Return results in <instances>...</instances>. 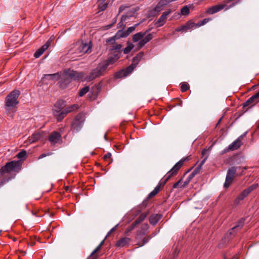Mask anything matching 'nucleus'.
Wrapping results in <instances>:
<instances>
[{
    "label": "nucleus",
    "mask_w": 259,
    "mask_h": 259,
    "mask_svg": "<svg viewBox=\"0 0 259 259\" xmlns=\"http://www.w3.org/2000/svg\"><path fill=\"white\" fill-rule=\"evenodd\" d=\"M60 77V74L59 72H57L53 74H45L42 77V79H48V80H54L57 78H59Z\"/></svg>",
    "instance_id": "nucleus-31"
},
{
    "label": "nucleus",
    "mask_w": 259,
    "mask_h": 259,
    "mask_svg": "<svg viewBox=\"0 0 259 259\" xmlns=\"http://www.w3.org/2000/svg\"><path fill=\"white\" fill-rule=\"evenodd\" d=\"M41 135L39 133H35L32 134L31 136L29 137L28 138V142L29 143H33L41 138Z\"/></svg>",
    "instance_id": "nucleus-29"
},
{
    "label": "nucleus",
    "mask_w": 259,
    "mask_h": 259,
    "mask_svg": "<svg viewBox=\"0 0 259 259\" xmlns=\"http://www.w3.org/2000/svg\"><path fill=\"white\" fill-rule=\"evenodd\" d=\"M105 160L108 162V164L112 162L113 159L111 158V154L110 152L106 153L103 157Z\"/></svg>",
    "instance_id": "nucleus-42"
},
{
    "label": "nucleus",
    "mask_w": 259,
    "mask_h": 259,
    "mask_svg": "<svg viewBox=\"0 0 259 259\" xmlns=\"http://www.w3.org/2000/svg\"><path fill=\"white\" fill-rule=\"evenodd\" d=\"M64 71V74L71 80H84V73L82 72H77L70 69H65Z\"/></svg>",
    "instance_id": "nucleus-7"
},
{
    "label": "nucleus",
    "mask_w": 259,
    "mask_h": 259,
    "mask_svg": "<svg viewBox=\"0 0 259 259\" xmlns=\"http://www.w3.org/2000/svg\"><path fill=\"white\" fill-rule=\"evenodd\" d=\"M47 49V46H42L40 48L38 49L34 54L33 56L35 58H39L43 53Z\"/></svg>",
    "instance_id": "nucleus-32"
},
{
    "label": "nucleus",
    "mask_w": 259,
    "mask_h": 259,
    "mask_svg": "<svg viewBox=\"0 0 259 259\" xmlns=\"http://www.w3.org/2000/svg\"><path fill=\"white\" fill-rule=\"evenodd\" d=\"M22 166V162L20 160H13L7 162L5 166H3L1 169V175L8 173L11 171L18 172L20 171Z\"/></svg>",
    "instance_id": "nucleus-4"
},
{
    "label": "nucleus",
    "mask_w": 259,
    "mask_h": 259,
    "mask_svg": "<svg viewBox=\"0 0 259 259\" xmlns=\"http://www.w3.org/2000/svg\"><path fill=\"white\" fill-rule=\"evenodd\" d=\"M162 215L160 214H152L149 217V223L153 226H155L158 222V221L162 218Z\"/></svg>",
    "instance_id": "nucleus-25"
},
{
    "label": "nucleus",
    "mask_w": 259,
    "mask_h": 259,
    "mask_svg": "<svg viewBox=\"0 0 259 259\" xmlns=\"http://www.w3.org/2000/svg\"><path fill=\"white\" fill-rule=\"evenodd\" d=\"M20 94L19 90H14L7 96L5 105L7 111L14 108L19 103L18 98Z\"/></svg>",
    "instance_id": "nucleus-3"
},
{
    "label": "nucleus",
    "mask_w": 259,
    "mask_h": 259,
    "mask_svg": "<svg viewBox=\"0 0 259 259\" xmlns=\"http://www.w3.org/2000/svg\"><path fill=\"white\" fill-rule=\"evenodd\" d=\"M211 19L210 18H205L203 19L202 21H200L198 22L197 23H196V28H198L201 26H202L205 24H206L207 22H208L209 21H210Z\"/></svg>",
    "instance_id": "nucleus-41"
},
{
    "label": "nucleus",
    "mask_w": 259,
    "mask_h": 259,
    "mask_svg": "<svg viewBox=\"0 0 259 259\" xmlns=\"http://www.w3.org/2000/svg\"><path fill=\"white\" fill-rule=\"evenodd\" d=\"M85 120V117L82 114H77L71 124V129L75 133L78 132L83 127Z\"/></svg>",
    "instance_id": "nucleus-6"
},
{
    "label": "nucleus",
    "mask_w": 259,
    "mask_h": 259,
    "mask_svg": "<svg viewBox=\"0 0 259 259\" xmlns=\"http://www.w3.org/2000/svg\"><path fill=\"white\" fill-rule=\"evenodd\" d=\"M120 55H117V54L111 53L109 55V57H108L107 59L105 62L101 64L105 67L106 69H107L109 66L115 63L120 58Z\"/></svg>",
    "instance_id": "nucleus-13"
},
{
    "label": "nucleus",
    "mask_w": 259,
    "mask_h": 259,
    "mask_svg": "<svg viewBox=\"0 0 259 259\" xmlns=\"http://www.w3.org/2000/svg\"><path fill=\"white\" fill-rule=\"evenodd\" d=\"M106 238H107V236L100 243V244L99 245L102 246L104 243V241H105V239H106Z\"/></svg>",
    "instance_id": "nucleus-61"
},
{
    "label": "nucleus",
    "mask_w": 259,
    "mask_h": 259,
    "mask_svg": "<svg viewBox=\"0 0 259 259\" xmlns=\"http://www.w3.org/2000/svg\"><path fill=\"white\" fill-rule=\"evenodd\" d=\"M102 85L101 83L95 84L90 90L89 93L88 95V98L91 100H95L97 99L99 93L100 92L101 90Z\"/></svg>",
    "instance_id": "nucleus-12"
},
{
    "label": "nucleus",
    "mask_w": 259,
    "mask_h": 259,
    "mask_svg": "<svg viewBox=\"0 0 259 259\" xmlns=\"http://www.w3.org/2000/svg\"><path fill=\"white\" fill-rule=\"evenodd\" d=\"M52 39L51 38H50L47 42L43 46H47V49L49 47V46L51 45V44L52 41Z\"/></svg>",
    "instance_id": "nucleus-55"
},
{
    "label": "nucleus",
    "mask_w": 259,
    "mask_h": 259,
    "mask_svg": "<svg viewBox=\"0 0 259 259\" xmlns=\"http://www.w3.org/2000/svg\"><path fill=\"white\" fill-rule=\"evenodd\" d=\"M118 27L119 28L121 27L123 25V22L122 20H121L117 24Z\"/></svg>",
    "instance_id": "nucleus-60"
},
{
    "label": "nucleus",
    "mask_w": 259,
    "mask_h": 259,
    "mask_svg": "<svg viewBox=\"0 0 259 259\" xmlns=\"http://www.w3.org/2000/svg\"><path fill=\"white\" fill-rule=\"evenodd\" d=\"M208 155L206 156L204 159L201 161L199 165L189 175L187 178L183 183V185H181V187H184L187 186L191 181V180L195 176L196 174L199 173L202 166L204 164L207 159Z\"/></svg>",
    "instance_id": "nucleus-9"
},
{
    "label": "nucleus",
    "mask_w": 259,
    "mask_h": 259,
    "mask_svg": "<svg viewBox=\"0 0 259 259\" xmlns=\"http://www.w3.org/2000/svg\"><path fill=\"white\" fill-rule=\"evenodd\" d=\"M165 5H167L163 0H160L158 4L155 7V11L159 12L161 11V8Z\"/></svg>",
    "instance_id": "nucleus-37"
},
{
    "label": "nucleus",
    "mask_w": 259,
    "mask_h": 259,
    "mask_svg": "<svg viewBox=\"0 0 259 259\" xmlns=\"http://www.w3.org/2000/svg\"><path fill=\"white\" fill-rule=\"evenodd\" d=\"M126 8H128V7H126L124 5H121L119 9V12L120 13L122 11L124 10Z\"/></svg>",
    "instance_id": "nucleus-57"
},
{
    "label": "nucleus",
    "mask_w": 259,
    "mask_h": 259,
    "mask_svg": "<svg viewBox=\"0 0 259 259\" xmlns=\"http://www.w3.org/2000/svg\"><path fill=\"white\" fill-rule=\"evenodd\" d=\"M101 247H102L101 246L98 245V246L94 249V250L90 255L89 257H94L95 255H97L98 257V254L97 253L99 250H100L101 249Z\"/></svg>",
    "instance_id": "nucleus-45"
},
{
    "label": "nucleus",
    "mask_w": 259,
    "mask_h": 259,
    "mask_svg": "<svg viewBox=\"0 0 259 259\" xmlns=\"http://www.w3.org/2000/svg\"><path fill=\"white\" fill-rule=\"evenodd\" d=\"M151 29H152V28H149V29H148L146 30L144 32H146V34H148V33L149 31H150L151 30Z\"/></svg>",
    "instance_id": "nucleus-64"
},
{
    "label": "nucleus",
    "mask_w": 259,
    "mask_h": 259,
    "mask_svg": "<svg viewBox=\"0 0 259 259\" xmlns=\"http://www.w3.org/2000/svg\"><path fill=\"white\" fill-rule=\"evenodd\" d=\"M120 38L122 37L120 36V34H119V32L118 31L113 36L107 38L106 41L107 43L113 45L115 44V41Z\"/></svg>",
    "instance_id": "nucleus-28"
},
{
    "label": "nucleus",
    "mask_w": 259,
    "mask_h": 259,
    "mask_svg": "<svg viewBox=\"0 0 259 259\" xmlns=\"http://www.w3.org/2000/svg\"><path fill=\"white\" fill-rule=\"evenodd\" d=\"M183 185V184H182V178H181L179 181L173 185L172 188L175 189L178 187L182 188L181 186Z\"/></svg>",
    "instance_id": "nucleus-50"
},
{
    "label": "nucleus",
    "mask_w": 259,
    "mask_h": 259,
    "mask_svg": "<svg viewBox=\"0 0 259 259\" xmlns=\"http://www.w3.org/2000/svg\"><path fill=\"white\" fill-rule=\"evenodd\" d=\"M259 101V91L254 95L250 97L243 104V107L252 106L254 105Z\"/></svg>",
    "instance_id": "nucleus-16"
},
{
    "label": "nucleus",
    "mask_w": 259,
    "mask_h": 259,
    "mask_svg": "<svg viewBox=\"0 0 259 259\" xmlns=\"http://www.w3.org/2000/svg\"><path fill=\"white\" fill-rule=\"evenodd\" d=\"M225 4L215 5L210 7L207 10L206 12L209 14H213L217 13L226 7V5Z\"/></svg>",
    "instance_id": "nucleus-22"
},
{
    "label": "nucleus",
    "mask_w": 259,
    "mask_h": 259,
    "mask_svg": "<svg viewBox=\"0 0 259 259\" xmlns=\"http://www.w3.org/2000/svg\"><path fill=\"white\" fill-rule=\"evenodd\" d=\"M140 22L137 23L134 26L128 27L126 30H123L122 29L119 30V34H120V36H121L122 38L126 37L128 36L130 33L133 32L135 30L136 27L140 24Z\"/></svg>",
    "instance_id": "nucleus-18"
},
{
    "label": "nucleus",
    "mask_w": 259,
    "mask_h": 259,
    "mask_svg": "<svg viewBox=\"0 0 259 259\" xmlns=\"http://www.w3.org/2000/svg\"><path fill=\"white\" fill-rule=\"evenodd\" d=\"M147 213H141L140 216L137 219V220L140 222V223H141V222H142L146 218V217H147Z\"/></svg>",
    "instance_id": "nucleus-49"
},
{
    "label": "nucleus",
    "mask_w": 259,
    "mask_h": 259,
    "mask_svg": "<svg viewBox=\"0 0 259 259\" xmlns=\"http://www.w3.org/2000/svg\"><path fill=\"white\" fill-rule=\"evenodd\" d=\"M189 84L186 82L183 83L181 85V90L182 92H185L189 89Z\"/></svg>",
    "instance_id": "nucleus-47"
},
{
    "label": "nucleus",
    "mask_w": 259,
    "mask_h": 259,
    "mask_svg": "<svg viewBox=\"0 0 259 259\" xmlns=\"http://www.w3.org/2000/svg\"><path fill=\"white\" fill-rule=\"evenodd\" d=\"M11 179V178H5L1 182H0V188L2 187L5 184L9 182Z\"/></svg>",
    "instance_id": "nucleus-51"
},
{
    "label": "nucleus",
    "mask_w": 259,
    "mask_h": 259,
    "mask_svg": "<svg viewBox=\"0 0 259 259\" xmlns=\"http://www.w3.org/2000/svg\"><path fill=\"white\" fill-rule=\"evenodd\" d=\"M172 12L171 9H168L164 12L159 19L155 22L154 25L157 27L162 26L166 22L167 16Z\"/></svg>",
    "instance_id": "nucleus-14"
},
{
    "label": "nucleus",
    "mask_w": 259,
    "mask_h": 259,
    "mask_svg": "<svg viewBox=\"0 0 259 259\" xmlns=\"http://www.w3.org/2000/svg\"><path fill=\"white\" fill-rule=\"evenodd\" d=\"M248 194L247 191L246 192L244 190L234 200L232 204V206L234 207H237L241 201H242L245 197H246Z\"/></svg>",
    "instance_id": "nucleus-21"
},
{
    "label": "nucleus",
    "mask_w": 259,
    "mask_h": 259,
    "mask_svg": "<svg viewBox=\"0 0 259 259\" xmlns=\"http://www.w3.org/2000/svg\"><path fill=\"white\" fill-rule=\"evenodd\" d=\"M135 68H136V67L135 66H134V65L131 64L127 67H126L124 69H123L124 71L126 76H127L130 73H131Z\"/></svg>",
    "instance_id": "nucleus-34"
},
{
    "label": "nucleus",
    "mask_w": 259,
    "mask_h": 259,
    "mask_svg": "<svg viewBox=\"0 0 259 259\" xmlns=\"http://www.w3.org/2000/svg\"><path fill=\"white\" fill-rule=\"evenodd\" d=\"M131 239L128 237H123L119 239L116 243L115 246L117 247H123L131 242Z\"/></svg>",
    "instance_id": "nucleus-24"
},
{
    "label": "nucleus",
    "mask_w": 259,
    "mask_h": 259,
    "mask_svg": "<svg viewBox=\"0 0 259 259\" xmlns=\"http://www.w3.org/2000/svg\"><path fill=\"white\" fill-rule=\"evenodd\" d=\"M98 256L97 255L94 256V257H88V259H97Z\"/></svg>",
    "instance_id": "nucleus-63"
},
{
    "label": "nucleus",
    "mask_w": 259,
    "mask_h": 259,
    "mask_svg": "<svg viewBox=\"0 0 259 259\" xmlns=\"http://www.w3.org/2000/svg\"><path fill=\"white\" fill-rule=\"evenodd\" d=\"M207 151V150L206 149H204L202 151H201V155L202 156H204L205 155V154L206 153Z\"/></svg>",
    "instance_id": "nucleus-58"
},
{
    "label": "nucleus",
    "mask_w": 259,
    "mask_h": 259,
    "mask_svg": "<svg viewBox=\"0 0 259 259\" xmlns=\"http://www.w3.org/2000/svg\"><path fill=\"white\" fill-rule=\"evenodd\" d=\"M144 55V53L143 52H141L137 54L132 60V64L134 65L136 67L137 66L139 62L142 59Z\"/></svg>",
    "instance_id": "nucleus-26"
},
{
    "label": "nucleus",
    "mask_w": 259,
    "mask_h": 259,
    "mask_svg": "<svg viewBox=\"0 0 259 259\" xmlns=\"http://www.w3.org/2000/svg\"><path fill=\"white\" fill-rule=\"evenodd\" d=\"M159 191V186H156L148 195L146 199H151L154 197Z\"/></svg>",
    "instance_id": "nucleus-35"
},
{
    "label": "nucleus",
    "mask_w": 259,
    "mask_h": 259,
    "mask_svg": "<svg viewBox=\"0 0 259 259\" xmlns=\"http://www.w3.org/2000/svg\"><path fill=\"white\" fill-rule=\"evenodd\" d=\"M196 28V23L192 20L187 21L184 25L181 26L176 29L177 32H186L191 29Z\"/></svg>",
    "instance_id": "nucleus-15"
},
{
    "label": "nucleus",
    "mask_w": 259,
    "mask_h": 259,
    "mask_svg": "<svg viewBox=\"0 0 259 259\" xmlns=\"http://www.w3.org/2000/svg\"><path fill=\"white\" fill-rule=\"evenodd\" d=\"M190 6H185L181 10V14L183 16H188L190 14Z\"/></svg>",
    "instance_id": "nucleus-36"
},
{
    "label": "nucleus",
    "mask_w": 259,
    "mask_h": 259,
    "mask_svg": "<svg viewBox=\"0 0 259 259\" xmlns=\"http://www.w3.org/2000/svg\"><path fill=\"white\" fill-rule=\"evenodd\" d=\"M65 106L66 101L62 99L57 100V101L54 104V107H59L62 110H64V108L65 107Z\"/></svg>",
    "instance_id": "nucleus-33"
},
{
    "label": "nucleus",
    "mask_w": 259,
    "mask_h": 259,
    "mask_svg": "<svg viewBox=\"0 0 259 259\" xmlns=\"http://www.w3.org/2000/svg\"><path fill=\"white\" fill-rule=\"evenodd\" d=\"M127 44V46L125 48L123 51L124 54H128L134 47V46L132 43H130L128 41Z\"/></svg>",
    "instance_id": "nucleus-38"
},
{
    "label": "nucleus",
    "mask_w": 259,
    "mask_h": 259,
    "mask_svg": "<svg viewBox=\"0 0 259 259\" xmlns=\"http://www.w3.org/2000/svg\"><path fill=\"white\" fill-rule=\"evenodd\" d=\"M98 256L97 255L94 256V257H88V259H97Z\"/></svg>",
    "instance_id": "nucleus-62"
},
{
    "label": "nucleus",
    "mask_w": 259,
    "mask_h": 259,
    "mask_svg": "<svg viewBox=\"0 0 259 259\" xmlns=\"http://www.w3.org/2000/svg\"><path fill=\"white\" fill-rule=\"evenodd\" d=\"M116 19L114 18L113 22L111 24L104 26L103 27V29L104 30H107L109 29L110 28H111L112 27V26H113V25L115 23H116Z\"/></svg>",
    "instance_id": "nucleus-46"
},
{
    "label": "nucleus",
    "mask_w": 259,
    "mask_h": 259,
    "mask_svg": "<svg viewBox=\"0 0 259 259\" xmlns=\"http://www.w3.org/2000/svg\"><path fill=\"white\" fill-rule=\"evenodd\" d=\"M133 223L135 225L136 227L137 226V225L140 224V222L138 221L137 219Z\"/></svg>",
    "instance_id": "nucleus-59"
},
{
    "label": "nucleus",
    "mask_w": 259,
    "mask_h": 259,
    "mask_svg": "<svg viewBox=\"0 0 259 259\" xmlns=\"http://www.w3.org/2000/svg\"><path fill=\"white\" fill-rule=\"evenodd\" d=\"M154 37L152 33L146 35V32H139L133 35L132 39L134 42H138L137 45L139 49L143 48L146 44L151 40Z\"/></svg>",
    "instance_id": "nucleus-2"
},
{
    "label": "nucleus",
    "mask_w": 259,
    "mask_h": 259,
    "mask_svg": "<svg viewBox=\"0 0 259 259\" xmlns=\"http://www.w3.org/2000/svg\"><path fill=\"white\" fill-rule=\"evenodd\" d=\"M135 227H136V226H135V225L133 223H132L130 226H128L127 228V229H126V231H125V233H127L128 232H130V231L133 230L134 229H135Z\"/></svg>",
    "instance_id": "nucleus-52"
},
{
    "label": "nucleus",
    "mask_w": 259,
    "mask_h": 259,
    "mask_svg": "<svg viewBox=\"0 0 259 259\" xmlns=\"http://www.w3.org/2000/svg\"><path fill=\"white\" fill-rule=\"evenodd\" d=\"M78 108V105L77 104H73L70 106H69L66 108H64L61 111V113H60V118H64L68 113L71 112L73 111L76 110Z\"/></svg>",
    "instance_id": "nucleus-20"
},
{
    "label": "nucleus",
    "mask_w": 259,
    "mask_h": 259,
    "mask_svg": "<svg viewBox=\"0 0 259 259\" xmlns=\"http://www.w3.org/2000/svg\"><path fill=\"white\" fill-rule=\"evenodd\" d=\"M51 154H52V153H51V152H48L47 153H42L39 156L38 159L43 158L46 157L47 156H49V155H51Z\"/></svg>",
    "instance_id": "nucleus-53"
},
{
    "label": "nucleus",
    "mask_w": 259,
    "mask_h": 259,
    "mask_svg": "<svg viewBox=\"0 0 259 259\" xmlns=\"http://www.w3.org/2000/svg\"><path fill=\"white\" fill-rule=\"evenodd\" d=\"M244 222L245 219L243 218H242L239 220V221L237 222V224L235 226L228 230V232L225 235V237L227 238L228 240L231 239L232 236H234L236 233L243 227L244 224Z\"/></svg>",
    "instance_id": "nucleus-8"
},
{
    "label": "nucleus",
    "mask_w": 259,
    "mask_h": 259,
    "mask_svg": "<svg viewBox=\"0 0 259 259\" xmlns=\"http://www.w3.org/2000/svg\"><path fill=\"white\" fill-rule=\"evenodd\" d=\"M89 92H90V88L89 86H86L80 90L79 92V96L82 97Z\"/></svg>",
    "instance_id": "nucleus-39"
},
{
    "label": "nucleus",
    "mask_w": 259,
    "mask_h": 259,
    "mask_svg": "<svg viewBox=\"0 0 259 259\" xmlns=\"http://www.w3.org/2000/svg\"><path fill=\"white\" fill-rule=\"evenodd\" d=\"M62 110L59 107H54L53 110V115L56 117L57 121L58 122L61 121L63 118H60V113H61V111Z\"/></svg>",
    "instance_id": "nucleus-30"
},
{
    "label": "nucleus",
    "mask_w": 259,
    "mask_h": 259,
    "mask_svg": "<svg viewBox=\"0 0 259 259\" xmlns=\"http://www.w3.org/2000/svg\"><path fill=\"white\" fill-rule=\"evenodd\" d=\"M191 159V156H186L182 158L180 161L177 162L175 165L167 172L164 176V179L163 181H160L157 186H159V189L163 187L165 183L171 177L177 175L179 170L183 166L184 162L189 161Z\"/></svg>",
    "instance_id": "nucleus-1"
},
{
    "label": "nucleus",
    "mask_w": 259,
    "mask_h": 259,
    "mask_svg": "<svg viewBox=\"0 0 259 259\" xmlns=\"http://www.w3.org/2000/svg\"><path fill=\"white\" fill-rule=\"evenodd\" d=\"M61 138V135L59 133L54 132L50 135L49 140L52 144L55 145L59 142Z\"/></svg>",
    "instance_id": "nucleus-23"
},
{
    "label": "nucleus",
    "mask_w": 259,
    "mask_h": 259,
    "mask_svg": "<svg viewBox=\"0 0 259 259\" xmlns=\"http://www.w3.org/2000/svg\"><path fill=\"white\" fill-rule=\"evenodd\" d=\"M246 133H244L239 136L235 141L230 144L229 145V149H230L231 151H234L239 149L242 144L241 141L243 137H244Z\"/></svg>",
    "instance_id": "nucleus-17"
},
{
    "label": "nucleus",
    "mask_w": 259,
    "mask_h": 259,
    "mask_svg": "<svg viewBox=\"0 0 259 259\" xmlns=\"http://www.w3.org/2000/svg\"><path fill=\"white\" fill-rule=\"evenodd\" d=\"M145 234V232L141 231H138L137 233L136 239L137 241V244L139 247H141L144 245L146 243L148 242L152 237V236L144 237Z\"/></svg>",
    "instance_id": "nucleus-11"
},
{
    "label": "nucleus",
    "mask_w": 259,
    "mask_h": 259,
    "mask_svg": "<svg viewBox=\"0 0 259 259\" xmlns=\"http://www.w3.org/2000/svg\"><path fill=\"white\" fill-rule=\"evenodd\" d=\"M106 70L105 67L100 63L96 68L92 70L89 75L84 74V80L91 81L103 75Z\"/></svg>",
    "instance_id": "nucleus-5"
},
{
    "label": "nucleus",
    "mask_w": 259,
    "mask_h": 259,
    "mask_svg": "<svg viewBox=\"0 0 259 259\" xmlns=\"http://www.w3.org/2000/svg\"><path fill=\"white\" fill-rule=\"evenodd\" d=\"M124 77H126V75L123 69L117 71L114 74V77L116 78H120Z\"/></svg>",
    "instance_id": "nucleus-40"
},
{
    "label": "nucleus",
    "mask_w": 259,
    "mask_h": 259,
    "mask_svg": "<svg viewBox=\"0 0 259 259\" xmlns=\"http://www.w3.org/2000/svg\"><path fill=\"white\" fill-rule=\"evenodd\" d=\"M108 3L100 4L98 6L99 11L101 12L104 11L107 7Z\"/></svg>",
    "instance_id": "nucleus-48"
},
{
    "label": "nucleus",
    "mask_w": 259,
    "mask_h": 259,
    "mask_svg": "<svg viewBox=\"0 0 259 259\" xmlns=\"http://www.w3.org/2000/svg\"><path fill=\"white\" fill-rule=\"evenodd\" d=\"M258 184H254L249 186L248 188L245 189L244 190L246 192L247 191V194H249L252 191L256 189L258 187Z\"/></svg>",
    "instance_id": "nucleus-44"
},
{
    "label": "nucleus",
    "mask_w": 259,
    "mask_h": 259,
    "mask_svg": "<svg viewBox=\"0 0 259 259\" xmlns=\"http://www.w3.org/2000/svg\"><path fill=\"white\" fill-rule=\"evenodd\" d=\"M71 81L70 78L64 74V71H63L62 77L58 82L60 88L62 89L66 88Z\"/></svg>",
    "instance_id": "nucleus-19"
},
{
    "label": "nucleus",
    "mask_w": 259,
    "mask_h": 259,
    "mask_svg": "<svg viewBox=\"0 0 259 259\" xmlns=\"http://www.w3.org/2000/svg\"><path fill=\"white\" fill-rule=\"evenodd\" d=\"M229 151H231L230 149H229V146L226 147V148H225L222 152H221V154H224L226 153H227V152Z\"/></svg>",
    "instance_id": "nucleus-56"
},
{
    "label": "nucleus",
    "mask_w": 259,
    "mask_h": 259,
    "mask_svg": "<svg viewBox=\"0 0 259 259\" xmlns=\"http://www.w3.org/2000/svg\"><path fill=\"white\" fill-rule=\"evenodd\" d=\"M237 168L234 166L229 168L227 171L225 182L224 184V187L225 188H228L232 184L234 180L235 175L236 173Z\"/></svg>",
    "instance_id": "nucleus-10"
},
{
    "label": "nucleus",
    "mask_w": 259,
    "mask_h": 259,
    "mask_svg": "<svg viewBox=\"0 0 259 259\" xmlns=\"http://www.w3.org/2000/svg\"><path fill=\"white\" fill-rule=\"evenodd\" d=\"M26 151L23 150L17 154V157L20 159H25L26 156Z\"/></svg>",
    "instance_id": "nucleus-43"
},
{
    "label": "nucleus",
    "mask_w": 259,
    "mask_h": 259,
    "mask_svg": "<svg viewBox=\"0 0 259 259\" xmlns=\"http://www.w3.org/2000/svg\"><path fill=\"white\" fill-rule=\"evenodd\" d=\"M122 47V46L121 44H115L109 49V51H113V54L120 55V50Z\"/></svg>",
    "instance_id": "nucleus-27"
},
{
    "label": "nucleus",
    "mask_w": 259,
    "mask_h": 259,
    "mask_svg": "<svg viewBox=\"0 0 259 259\" xmlns=\"http://www.w3.org/2000/svg\"><path fill=\"white\" fill-rule=\"evenodd\" d=\"M118 224L115 225L114 227H113L110 230V231L108 233L107 235V237L111 233L113 232L114 231H115V230L116 229V228L118 226Z\"/></svg>",
    "instance_id": "nucleus-54"
}]
</instances>
